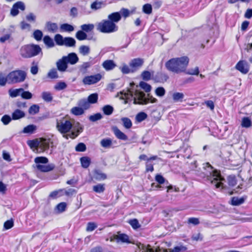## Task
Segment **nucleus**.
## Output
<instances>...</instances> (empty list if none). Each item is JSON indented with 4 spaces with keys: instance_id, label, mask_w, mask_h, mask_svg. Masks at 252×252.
<instances>
[{
    "instance_id": "obj_46",
    "label": "nucleus",
    "mask_w": 252,
    "mask_h": 252,
    "mask_svg": "<svg viewBox=\"0 0 252 252\" xmlns=\"http://www.w3.org/2000/svg\"><path fill=\"white\" fill-rule=\"evenodd\" d=\"M34 162L36 164H45L48 162V159L47 158L44 157H36L34 159Z\"/></svg>"
},
{
    "instance_id": "obj_54",
    "label": "nucleus",
    "mask_w": 252,
    "mask_h": 252,
    "mask_svg": "<svg viewBox=\"0 0 252 252\" xmlns=\"http://www.w3.org/2000/svg\"><path fill=\"white\" fill-rule=\"evenodd\" d=\"M128 223L131 226V227L134 229L139 228L141 226L138 220L136 219L129 220Z\"/></svg>"
},
{
    "instance_id": "obj_14",
    "label": "nucleus",
    "mask_w": 252,
    "mask_h": 252,
    "mask_svg": "<svg viewBox=\"0 0 252 252\" xmlns=\"http://www.w3.org/2000/svg\"><path fill=\"white\" fill-rule=\"evenodd\" d=\"M56 66L58 70L61 72H64L68 67V64L63 56L56 62Z\"/></svg>"
},
{
    "instance_id": "obj_50",
    "label": "nucleus",
    "mask_w": 252,
    "mask_h": 252,
    "mask_svg": "<svg viewBox=\"0 0 252 252\" xmlns=\"http://www.w3.org/2000/svg\"><path fill=\"white\" fill-rule=\"evenodd\" d=\"M43 36L42 32L39 30H36L33 33V37L37 41L41 40Z\"/></svg>"
},
{
    "instance_id": "obj_9",
    "label": "nucleus",
    "mask_w": 252,
    "mask_h": 252,
    "mask_svg": "<svg viewBox=\"0 0 252 252\" xmlns=\"http://www.w3.org/2000/svg\"><path fill=\"white\" fill-rule=\"evenodd\" d=\"M235 68L242 73L246 74L249 71L250 66L246 61L241 60L237 63Z\"/></svg>"
},
{
    "instance_id": "obj_31",
    "label": "nucleus",
    "mask_w": 252,
    "mask_h": 252,
    "mask_svg": "<svg viewBox=\"0 0 252 252\" xmlns=\"http://www.w3.org/2000/svg\"><path fill=\"white\" fill-rule=\"evenodd\" d=\"M78 104L79 106L83 109V110H87L90 107V104L88 101V99H80L78 102Z\"/></svg>"
},
{
    "instance_id": "obj_4",
    "label": "nucleus",
    "mask_w": 252,
    "mask_h": 252,
    "mask_svg": "<svg viewBox=\"0 0 252 252\" xmlns=\"http://www.w3.org/2000/svg\"><path fill=\"white\" fill-rule=\"evenodd\" d=\"M187 57L172 58L165 63V67L168 70L176 73L184 72L189 63Z\"/></svg>"
},
{
    "instance_id": "obj_29",
    "label": "nucleus",
    "mask_w": 252,
    "mask_h": 252,
    "mask_svg": "<svg viewBox=\"0 0 252 252\" xmlns=\"http://www.w3.org/2000/svg\"><path fill=\"white\" fill-rule=\"evenodd\" d=\"M91 65L92 63L91 62H84L79 66V70L83 74H85L87 72L88 68H89Z\"/></svg>"
},
{
    "instance_id": "obj_5",
    "label": "nucleus",
    "mask_w": 252,
    "mask_h": 252,
    "mask_svg": "<svg viewBox=\"0 0 252 252\" xmlns=\"http://www.w3.org/2000/svg\"><path fill=\"white\" fill-rule=\"evenodd\" d=\"M206 165L210 174V175L207 177L208 179L216 188L223 189L224 187L222 181L224 180V179L221 176L220 173L216 169H214L209 163H207Z\"/></svg>"
},
{
    "instance_id": "obj_48",
    "label": "nucleus",
    "mask_w": 252,
    "mask_h": 252,
    "mask_svg": "<svg viewBox=\"0 0 252 252\" xmlns=\"http://www.w3.org/2000/svg\"><path fill=\"white\" fill-rule=\"evenodd\" d=\"M172 97L175 101H182L184 97V94L182 93H175L173 94Z\"/></svg>"
},
{
    "instance_id": "obj_23",
    "label": "nucleus",
    "mask_w": 252,
    "mask_h": 252,
    "mask_svg": "<svg viewBox=\"0 0 252 252\" xmlns=\"http://www.w3.org/2000/svg\"><path fill=\"white\" fill-rule=\"evenodd\" d=\"M94 177L97 180L101 181L106 179V175L102 173L99 170H95L94 173Z\"/></svg>"
},
{
    "instance_id": "obj_20",
    "label": "nucleus",
    "mask_w": 252,
    "mask_h": 252,
    "mask_svg": "<svg viewBox=\"0 0 252 252\" xmlns=\"http://www.w3.org/2000/svg\"><path fill=\"white\" fill-rule=\"evenodd\" d=\"M159 252H189L188 251V249L186 247L180 245L174 248L173 249L168 251L166 250H160Z\"/></svg>"
},
{
    "instance_id": "obj_12",
    "label": "nucleus",
    "mask_w": 252,
    "mask_h": 252,
    "mask_svg": "<svg viewBox=\"0 0 252 252\" xmlns=\"http://www.w3.org/2000/svg\"><path fill=\"white\" fill-rule=\"evenodd\" d=\"M25 9V6L24 2L22 1H18L16 2L12 6L10 13L13 16H15L19 13V9L21 10H24Z\"/></svg>"
},
{
    "instance_id": "obj_39",
    "label": "nucleus",
    "mask_w": 252,
    "mask_h": 252,
    "mask_svg": "<svg viewBox=\"0 0 252 252\" xmlns=\"http://www.w3.org/2000/svg\"><path fill=\"white\" fill-rule=\"evenodd\" d=\"M102 110L105 115H110L113 113L114 108L111 105H106L102 107Z\"/></svg>"
},
{
    "instance_id": "obj_28",
    "label": "nucleus",
    "mask_w": 252,
    "mask_h": 252,
    "mask_svg": "<svg viewBox=\"0 0 252 252\" xmlns=\"http://www.w3.org/2000/svg\"><path fill=\"white\" fill-rule=\"evenodd\" d=\"M115 239L118 242L121 241L123 243H130L128 236L125 234H119L115 236Z\"/></svg>"
},
{
    "instance_id": "obj_1",
    "label": "nucleus",
    "mask_w": 252,
    "mask_h": 252,
    "mask_svg": "<svg viewBox=\"0 0 252 252\" xmlns=\"http://www.w3.org/2000/svg\"><path fill=\"white\" fill-rule=\"evenodd\" d=\"M56 122L57 130L66 139H74L83 131V127L80 123H77L73 126L71 121L65 117L57 118Z\"/></svg>"
},
{
    "instance_id": "obj_7",
    "label": "nucleus",
    "mask_w": 252,
    "mask_h": 252,
    "mask_svg": "<svg viewBox=\"0 0 252 252\" xmlns=\"http://www.w3.org/2000/svg\"><path fill=\"white\" fill-rule=\"evenodd\" d=\"M96 29L101 32L110 33L118 31V27L111 21L103 20L98 23Z\"/></svg>"
},
{
    "instance_id": "obj_25",
    "label": "nucleus",
    "mask_w": 252,
    "mask_h": 252,
    "mask_svg": "<svg viewBox=\"0 0 252 252\" xmlns=\"http://www.w3.org/2000/svg\"><path fill=\"white\" fill-rule=\"evenodd\" d=\"M75 40L70 37H66L64 38L63 45L66 47H74L75 46Z\"/></svg>"
},
{
    "instance_id": "obj_52",
    "label": "nucleus",
    "mask_w": 252,
    "mask_h": 252,
    "mask_svg": "<svg viewBox=\"0 0 252 252\" xmlns=\"http://www.w3.org/2000/svg\"><path fill=\"white\" fill-rule=\"evenodd\" d=\"M47 76L51 79H57L59 77L58 72L55 68L51 69L48 72Z\"/></svg>"
},
{
    "instance_id": "obj_63",
    "label": "nucleus",
    "mask_w": 252,
    "mask_h": 252,
    "mask_svg": "<svg viewBox=\"0 0 252 252\" xmlns=\"http://www.w3.org/2000/svg\"><path fill=\"white\" fill-rule=\"evenodd\" d=\"M141 77L145 81H149L151 77V74L148 71H144L141 74Z\"/></svg>"
},
{
    "instance_id": "obj_53",
    "label": "nucleus",
    "mask_w": 252,
    "mask_h": 252,
    "mask_svg": "<svg viewBox=\"0 0 252 252\" xmlns=\"http://www.w3.org/2000/svg\"><path fill=\"white\" fill-rule=\"evenodd\" d=\"M12 120V116L10 117L8 115H4L1 118V121L4 125H8Z\"/></svg>"
},
{
    "instance_id": "obj_11",
    "label": "nucleus",
    "mask_w": 252,
    "mask_h": 252,
    "mask_svg": "<svg viewBox=\"0 0 252 252\" xmlns=\"http://www.w3.org/2000/svg\"><path fill=\"white\" fill-rule=\"evenodd\" d=\"M144 63L143 59L135 58L129 63V66L132 68V72H134L142 66Z\"/></svg>"
},
{
    "instance_id": "obj_22",
    "label": "nucleus",
    "mask_w": 252,
    "mask_h": 252,
    "mask_svg": "<svg viewBox=\"0 0 252 252\" xmlns=\"http://www.w3.org/2000/svg\"><path fill=\"white\" fill-rule=\"evenodd\" d=\"M41 96L43 100L46 102H51L53 99V94L50 92L44 91L41 93Z\"/></svg>"
},
{
    "instance_id": "obj_15",
    "label": "nucleus",
    "mask_w": 252,
    "mask_h": 252,
    "mask_svg": "<svg viewBox=\"0 0 252 252\" xmlns=\"http://www.w3.org/2000/svg\"><path fill=\"white\" fill-rule=\"evenodd\" d=\"M13 120H18L24 118L26 116L25 112L20 109H16L11 114Z\"/></svg>"
},
{
    "instance_id": "obj_8",
    "label": "nucleus",
    "mask_w": 252,
    "mask_h": 252,
    "mask_svg": "<svg viewBox=\"0 0 252 252\" xmlns=\"http://www.w3.org/2000/svg\"><path fill=\"white\" fill-rule=\"evenodd\" d=\"M101 75L100 74H96L93 75L85 77L82 82L84 85H91L99 82L101 79Z\"/></svg>"
},
{
    "instance_id": "obj_21",
    "label": "nucleus",
    "mask_w": 252,
    "mask_h": 252,
    "mask_svg": "<svg viewBox=\"0 0 252 252\" xmlns=\"http://www.w3.org/2000/svg\"><path fill=\"white\" fill-rule=\"evenodd\" d=\"M23 91V88L10 89L8 92L10 97L14 98L19 95L21 96V93Z\"/></svg>"
},
{
    "instance_id": "obj_58",
    "label": "nucleus",
    "mask_w": 252,
    "mask_h": 252,
    "mask_svg": "<svg viewBox=\"0 0 252 252\" xmlns=\"http://www.w3.org/2000/svg\"><path fill=\"white\" fill-rule=\"evenodd\" d=\"M143 11L147 14H150L152 12V5L150 4H145L143 6Z\"/></svg>"
},
{
    "instance_id": "obj_27",
    "label": "nucleus",
    "mask_w": 252,
    "mask_h": 252,
    "mask_svg": "<svg viewBox=\"0 0 252 252\" xmlns=\"http://www.w3.org/2000/svg\"><path fill=\"white\" fill-rule=\"evenodd\" d=\"M93 190L96 193H102L105 190V185L104 184H98L93 186Z\"/></svg>"
},
{
    "instance_id": "obj_44",
    "label": "nucleus",
    "mask_w": 252,
    "mask_h": 252,
    "mask_svg": "<svg viewBox=\"0 0 252 252\" xmlns=\"http://www.w3.org/2000/svg\"><path fill=\"white\" fill-rule=\"evenodd\" d=\"M244 199L243 198H238L234 197L231 199V204L234 206H237L242 204L244 202Z\"/></svg>"
},
{
    "instance_id": "obj_19",
    "label": "nucleus",
    "mask_w": 252,
    "mask_h": 252,
    "mask_svg": "<svg viewBox=\"0 0 252 252\" xmlns=\"http://www.w3.org/2000/svg\"><path fill=\"white\" fill-rule=\"evenodd\" d=\"M113 131L117 138L123 140H126L127 139V136L124 133L121 131L118 127H113Z\"/></svg>"
},
{
    "instance_id": "obj_38",
    "label": "nucleus",
    "mask_w": 252,
    "mask_h": 252,
    "mask_svg": "<svg viewBox=\"0 0 252 252\" xmlns=\"http://www.w3.org/2000/svg\"><path fill=\"white\" fill-rule=\"evenodd\" d=\"M123 126L127 129L130 128L132 126L131 121L128 118L123 117L121 119Z\"/></svg>"
},
{
    "instance_id": "obj_55",
    "label": "nucleus",
    "mask_w": 252,
    "mask_h": 252,
    "mask_svg": "<svg viewBox=\"0 0 252 252\" xmlns=\"http://www.w3.org/2000/svg\"><path fill=\"white\" fill-rule=\"evenodd\" d=\"M28 145L31 148H36L37 152H38L39 142L38 140H30L28 142Z\"/></svg>"
},
{
    "instance_id": "obj_43",
    "label": "nucleus",
    "mask_w": 252,
    "mask_h": 252,
    "mask_svg": "<svg viewBox=\"0 0 252 252\" xmlns=\"http://www.w3.org/2000/svg\"><path fill=\"white\" fill-rule=\"evenodd\" d=\"M39 111V107L37 104L32 105L29 109V113L31 115H35Z\"/></svg>"
},
{
    "instance_id": "obj_56",
    "label": "nucleus",
    "mask_w": 252,
    "mask_h": 252,
    "mask_svg": "<svg viewBox=\"0 0 252 252\" xmlns=\"http://www.w3.org/2000/svg\"><path fill=\"white\" fill-rule=\"evenodd\" d=\"M122 72L124 74H128L132 72V68L128 66L126 64H124L120 68Z\"/></svg>"
},
{
    "instance_id": "obj_40",
    "label": "nucleus",
    "mask_w": 252,
    "mask_h": 252,
    "mask_svg": "<svg viewBox=\"0 0 252 252\" xmlns=\"http://www.w3.org/2000/svg\"><path fill=\"white\" fill-rule=\"evenodd\" d=\"M98 98V94L97 93H94L89 95L87 99L90 104H94L97 102Z\"/></svg>"
},
{
    "instance_id": "obj_32",
    "label": "nucleus",
    "mask_w": 252,
    "mask_h": 252,
    "mask_svg": "<svg viewBox=\"0 0 252 252\" xmlns=\"http://www.w3.org/2000/svg\"><path fill=\"white\" fill-rule=\"evenodd\" d=\"M46 27L50 32H56L58 29V25L56 23L48 22L46 24Z\"/></svg>"
},
{
    "instance_id": "obj_17",
    "label": "nucleus",
    "mask_w": 252,
    "mask_h": 252,
    "mask_svg": "<svg viewBox=\"0 0 252 252\" xmlns=\"http://www.w3.org/2000/svg\"><path fill=\"white\" fill-rule=\"evenodd\" d=\"M102 66L106 71H109L113 69L116 64L113 60H107L102 63Z\"/></svg>"
},
{
    "instance_id": "obj_30",
    "label": "nucleus",
    "mask_w": 252,
    "mask_h": 252,
    "mask_svg": "<svg viewBox=\"0 0 252 252\" xmlns=\"http://www.w3.org/2000/svg\"><path fill=\"white\" fill-rule=\"evenodd\" d=\"M101 147L104 148H110L112 145V140L109 138H104L100 142Z\"/></svg>"
},
{
    "instance_id": "obj_16",
    "label": "nucleus",
    "mask_w": 252,
    "mask_h": 252,
    "mask_svg": "<svg viewBox=\"0 0 252 252\" xmlns=\"http://www.w3.org/2000/svg\"><path fill=\"white\" fill-rule=\"evenodd\" d=\"M36 167L38 170L41 172H49L54 169L55 165L53 164H49L48 165L38 164L36 165Z\"/></svg>"
},
{
    "instance_id": "obj_6",
    "label": "nucleus",
    "mask_w": 252,
    "mask_h": 252,
    "mask_svg": "<svg viewBox=\"0 0 252 252\" xmlns=\"http://www.w3.org/2000/svg\"><path fill=\"white\" fill-rule=\"evenodd\" d=\"M42 53V50L38 45L27 44L22 46L20 49V54L24 58H31Z\"/></svg>"
},
{
    "instance_id": "obj_13",
    "label": "nucleus",
    "mask_w": 252,
    "mask_h": 252,
    "mask_svg": "<svg viewBox=\"0 0 252 252\" xmlns=\"http://www.w3.org/2000/svg\"><path fill=\"white\" fill-rule=\"evenodd\" d=\"M67 63L71 65H74L79 62V58L75 53H69L67 56H63Z\"/></svg>"
},
{
    "instance_id": "obj_51",
    "label": "nucleus",
    "mask_w": 252,
    "mask_h": 252,
    "mask_svg": "<svg viewBox=\"0 0 252 252\" xmlns=\"http://www.w3.org/2000/svg\"><path fill=\"white\" fill-rule=\"evenodd\" d=\"M67 87L66 84L64 82H59L54 86V89L57 91H61Z\"/></svg>"
},
{
    "instance_id": "obj_47",
    "label": "nucleus",
    "mask_w": 252,
    "mask_h": 252,
    "mask_svg": "<svg viewBox=\"0 0 252 252\" xmlns=\"http://www.w3.org/2000/svg\"><path fill=\"white\" fill-rule=\"evenodd\" d=\"M147 118V115L145 112H140L138 113L135 117V119L138 122H141Z\"/></svg>"
},
{
    "instance_id": "obj_42",
    "label": "nucleus",
    "mask_w": 252,
    "mask_h": 252,
    "mask_svg": "<svg viewBox=\"0 0 252 252\" xmlns=\"http://www.w3.org/2000/svg\"><path fill=\"white\" fill-rule=\"evenodd\" d=\"M103 5V2L95 1L91 4V8L94 10H96L101 8Z\"/></svg>"
},
{
    "instance_id": "obj_59",
    "label": "nucleus",
    "mask_w": 252,
    "mask_h": 252,
    "mask_svg": "<svg viewBox=\"0 0 252 252\" xmlns=\"http://www.w3.org/2000/svg\"><path fill=\"white\" fill-rule=\"evenodd\" d=\"M102 116L100 113H96L89 117V120L91 122H95L100 120Z\"/></svg>"
},
{
    "instance_id": "obj_37",
    "label": "nucleus",
    "mask_w": 252,
    "mask_h": 252,
    "mask_svg": "<svg viewBox=\"0 0 252 252\" xmlns=\"http://www.w3.org/2000/svg\"><path fill=\"white\" fill-rule=\"evenodd\" d=\"M60 29L61 31L66 32H71L74 30L73 26L66 23L61 25Z\"/></svg>"
},
{
    "instance_id": "obj_57",
    "label": "nucleus",
    "mask_w": 252,
    "mask_h": 252,
    "mask_svg": "<svg viewBox=\"0 0 252 252\" xmlns=\"http://www.w3.org/2000/svg\"><path fill=\"white\" fill-rule=\"evenodd\" d=\"M140 87L145 90L146 92H149L151 90V86L145 82H141L139 84Z\"/></svg>"
},
{
    "instance_id": "obj_2",
    "label": "nucleus",
    "mask_w": 252,
    "mask_h": 252,
    "mask_svg": "<svg viewBox=\"0 0 252 252\" xmlns=\"http://www.w3.org/2000/svg\"><path fill=\"white\" fill-rule=\"evenodd\" d=\"M118 95L120 99L125 100V104L127 103L128 100H131L132 98L133 103L135 104L146 105L149 102L155 103L157 101V99L152 96L146 97L145 94L137 86L135 88L121 92Z\"/></svg>"
},
{
    "instance_id": "obj_18",
    "label": "nucleus",
    "mask_w": 252,
    "mask_h": 252,
    "mask_svg": "<svg viewBox=\"0 0 252 252\" xmlns=\"http://www.w3.org/2000/svg\"><path fill=\"white\" fill-rule=\"evenodd\" d=\"M121 19V15L119 12H116L112 13L108 16V20L111 21L113 23H117Z\"/></svg>"
},
{
    "instance_id": "obj_49",
    "label": "nucleus",
    "mask_w": 252,
    "mask_h": 252,
    "mask_svg": "<svg viewBox=\"0 0 252 252\" xmlns=\"http://www.w3.org/2000/svg\"><path fill=\"white\" fill-rule=\"evenodd\" d=\"M55 41L56 44L60 46L63 45L64 38L60 34H57L55 36Z\"/></svg>"
},
{
    "instance_id": "obj_64",
    "label": "nucleus",
    "mask_w": 252,
    "mask_h": 252,
    "mask_svg": "<svg viewBox=\"0 0 252 252\" xmlns=\"http://www.w3.org/2000/svg\"><path fill=\"white\" fill-rule=\"evenodd\" d=\"M86 150V146L83 143H80L75 147V150L77 152H84Z\"/></svg>"
},
{
    "instance_id": "obj_24",
    "label": "nucleus",
    "mask_w": 252,
    "mask_h": 252,
    "mask_svg": "<svg viewBox=\"0 0 252 252\" xmlns=\"http://www.w3.org/2000/svg\"><path fill=\"white\" fill-rule=\"evenodd\" d=\"M43 41L48 48H52L55 46L53 39L48 35H45L43 37Z\"/></svg>"
},
{
    "instance_id": "obj_33",
    "label": "nucleus",
    "mask_w": 252,
    "mask_h": 252,
    "mask_svg": "<svg viewBox=\"0 0 252 252\" xmlns=\"http://www.w3.org/2000/svg\"><path fill=\"white\" fill-rule=\"evenodd\" d=\"M80 28L81 30L86 33L92 31L94 29V26L93 24H83Z\"/></svg>"
},
{
    "instance_id": "obj_61",
    "label": "nucleus",
    "mask_w": 252,
    "mask_h": 252,
    "mask_svg": "<svg viewBox=\"0 0 252 252\" xmlns=\"http://www.w3.org/2000/svg\"><path fill=\"white\" fill-rule=\"evenodd\" d=\"M227 180H228V185L230 186L234 187L237 184L236 178L234 176H228V177L227 178Z\"/></svg>"
},
{
    "instance_id": "obj_60",
    "label": "nucleus",
    "mask_w": 252,
    "mask_h": 252,
    "mask_svg": "<svg viewBox=\"0 0 252 252\" xmlns=\"http://www.w3.org/2000/svg\"><path fill=\"white\" fill-rule=\"evenodd\" d=\"M66 207V203L65 202H61L57 205L56 209L58 212L62 213L65 210Z\"/></svg>"
},
{
    "instance_id": "obj_35",
    "label": "nucleus",
    "mask_w": 252,
    "mask_h": 252,
    "mask_svg": "<svg viewBox=\"0 0 252 252\" xmlns=\"http://www.w3.org/2000/svg\"><path fill=\"white\" fill-rule=\"evenodd\" d=\"M71 113L75 116H79L84 114V110L80 106L79 107H74L71 108Z\"/></svg>"
},
{
    "instance_id": "obj_26",
    "label": "nucleus",
    "mask_w": 252,
    "mask_h": 252,
    "mask_svg": "<svg viewBox=\"0 0 252 252\" xmlns=\"http://www.w3.org/2000/svg\"><path fill=\"white\" fill-rule=\"evenodd\" d=\"M79 52L83 56H88L90 53V48L87 45H81L79 48Z\"/></svg>"
},
{
    "instance_id": "obj_45",
    "label": "nucleus",
    "mask_w": 252,
    "mask_h": 252,
    "mask_svg": "<svg viewBox=\"0 0 252 252\" xmlns=\"http://www.w3.org/2000/svg\"><path fill=\"white\" fill-rule=\"evenodd\" d=\"M241 126L243 127H250L252 126V122L249 118L244 117L242 119Z\"/></svg>"
},
{
    "instance_id": "obj_62",
    "label": "nucleus",
    "mask_w": 252,
    "mask_h": 252,
    "mask_svg": "<svg viewBox=\"0 0 252 252\" xmlns=\"http://www.w3.org/2000/svg\"><path fill=\"white\" fill-rule=\"evenodd\" d=\"M32 94L29 91H25L23 89V91L21 93V97L26 99H30L32 98Z\"/></svg>"
},
{
    "instance_id": "obj_36",
    "label": "nucleus",
    "mask_w": 252,
    "mask_h": 252,
    "mask_svg": "<svg viewBox=\"0 0 252 252\" xmlns=\"http://www.w3.org/2000/svg\"><path fill=\"white\" fill-rule=\"evenodd\" d=\"M80 162L83 168H88L91 163V158L88 157H84L80 158Z\"/></svg>"
},
{
    "instance_id": "obj_41",
    "label": "nucleus",
    "mask_w": 252,
    "mask_h": 252,
    "mask_svg": "<svg viewBox=\"0 0 252 252\" xmlns=\"http://www.w3.org/2000/svg\"><path fill=\"white\" fill-rule=\"evenodd\" d=\"M75 37L79 40H84L87 39V34L82 30H80L76 33Z\"/></svg>"
},
{
    "instance_id": "obj_3",
    "label": "nucleus",
    "mask_w": 252,
    "mask_h": 252,
    "mask_svg": "<svg viewBox=\"0 0 252 252\" xmlns=\"http://www.w3.org/2000/svg\"><path fill=\"white\" fill-rule=\"evenodd\" d=\"M27 77L26 72L17 69L10 71L6 76L0 72V86H5L6 84H15L23 82Z\"/></svg>"
},
{
    "instance_id": "obj_10",
    "label": "nucleus",
    "mask_w": 252,
    "mask_h": 252,
    "mask_svg": "<svg viewBox=\"0 0 252 252\" xmlns=\"http://www.w3.org/2000/svg\"><path fill=\"white\" fill-rule=\"evenodd\" d=\"M39 145L38 153H42L49 149L50 144L52 143L49 139L41 138L38 140Z\"/></svg>"
},
{
    "instance_id": "obj_34",
    "label": "nucleus",
    "mask_w": 252,
    "mask_h": 252,
    "mask_svg": "<svg viewBox=\"0 0 252 252\" xmlns=\"http://www.w3.org/2000/svg\"><path fill=\"white\" fill-rule=\"evenodd\" d=\"M36 126L34 125H30L25 127L23 130V132L24 133H33V132L36 129Z\"/></svg>"
}]
</instances>
